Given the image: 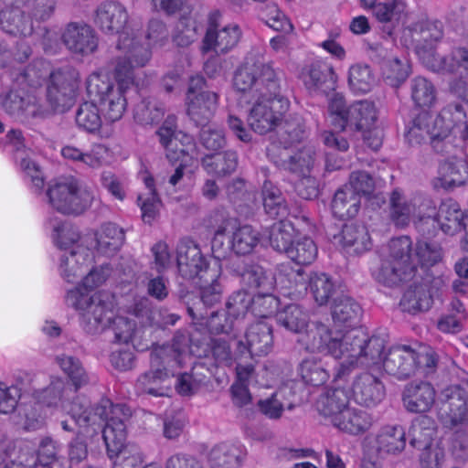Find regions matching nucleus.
I'll return each mask as SVG.
<instances>
[{
	"label": "nucleus",
	"instance_id": "nucleus-7",
	"mask_svg": "<svg viewBox=\"0 0 468 468\" xmlns=\"http://www.w3.org/2000/svg\"><path fill=\"white\" fill-rule=\"evenodd\" d=\"M442 259L441 248L433 242L419 240L412 249L411 239L407 236L392 239L381 253L380 264L372 270L374 279L393 287L415 276L417 268H428Z\"/></svg>",
	"mask_w": 468,
	"mask_h": 468
},
{
	"label": "nucleus",
	"instance_id": "nucleus-29",
	"mask_svg": "<svg viewBox=\"0 0 468 468\" xmlns=\"http://www.w3.org/2000/svg\"><path fill=\"white\" fill-rule=\"evenodd\" d=\"M237 380L231 387L232 399L236 405L244 406L250 402L251 396L248 389L250 385H255L261 388H269V372L262 369L261 372H255L251 366L238 365Z\"/></svg>",
	"mask_w": 468,
	"mask_h": 468
},
{
	"label": "nucleus",
	"instance_id": "nucleus-15",
	"mask_svg": "<svg viewBox=\"0 0 468 468\" xmlns=\"http://www.w3.org/2000/svg\"><path fill=\"white\" fill-rule=\"evenodd\" d=\"M191 364L190 353L171 346L154 347L151 354V368L140 376L136 382V389L140 393L154 397L168 396L171 391V377L168 367L176 364L182 367Z\"/></svg>",
	"mask_w": 468,
	"mask_h": 468
},
{
	"label": "nucleus",
	"instance_id": "nucleus-39",
	"mask_svg": "<svg viewBox=\"0 0 468 468\" xmlns=\"http://www.w3.org/2000/svg\"><path fill=\"white\" fill-rule=\"evenodd\" d=\"M27 5H16L3 9L0 12V27L7 34L14 36L27 37L33 32V21L25 15L22 7H29Z\"/></svg>",
	"mask_w": 468,
	"mask_h": 468
},
{
	"label": "nucleus",
	"instance_id": "nucleus-9",
	"mask_svg": "<svg viewBox=\"0 0 468 468\" xmlns=\"http://www.w3.org/2000/svg\"><path fill=\"white\" fill-rule=\"evenodd\" d=\"M386 339L381 336H367L364 345V354L367 356L365 363L358 367H374L382 365L384 370L396 376L398 378H405L415 372L418 367L431 369L435 367L436 359L431 349L420 346L418 351L404 345L394 346L388 353L382 355Z\"/></svg>",
	"mask_w": 468,
	"mask_h": 468
},
{
	"label": "nucleus",
	"instance_id": "nucleus-41",
	"mask_svg": "<svg viewBox=\"0 0 468 468\" xmlns=\"http://www.w3.org/2000/svg\"><path fill=\"white\" fill-rule=\"evenodd\" d=\"M140 176L144 183L145 191L138 195L137 203L140 207L144 222L151 224L158 217L162 202L156 194L152 176L145 171Z\"/></svg>",
	"mask_w": 468,
	"mask_h": 468
},
{
	"label": "nucleus",
	"instance_id": "nucleus-27",
	"mask_svg": "<svg viewBox=\"0 0 468 468\" xmlns=\"http://www.w3.org/2000/svg\"><path fill=\"white\" fill-rule=\"evenodd\" d=\"M244 340L235 342L240 356H262L268 355L272 347L271 327L265 321L251 324L244 335Z\"/></svg>",
	"mask_w": 468,
	"mask_h": 468
},
{
	"label": "nucleus",
	"instance_id": "nucleus-54",
	"mask_svg": "<svg viewBox=\"0 0 468 468\" xmlns=\"http://www.w3.org/2000/svg\"><path fill=\"white\" fill-rule=\"evenodd\" d=\"M318 255V248L313 239L307 236H297L287 250L286 256L299 265L313 263Z\"/></svg>",
	"mask_w": 468,
	"mask_h": 468
},
{
	"label": "nucleus",
	"instance_id": "nucleus-49",
	"mask_svg": "<svg viewBox=\"0 0 468 468\" xmlns=\"http://www.w3.org/2000/svg\"><path fill=\"white\" fill-rule=\"evenodd\" d=\"M361 308L357 303L349 297H343L333 307V320L335 329L346 332L358 319Z\"/></svg>",
	"mask_w": 468,
	"mask_h": 468
},
{
	"label": "nucleus",
	"instance_id": "nucleus-63",
	"mask_svg": "<svg viewBox=\"0 0 468 468\" xmlns=\"http://www.w3.org/2000/svg\"><path fill=\"white\" fill-rule=\"evenodd\" d=\"M16 159L19 162L21 171L25 177L30 182L31 187L36 191H40L44 186V174L40 166L24 153L17 154Z\"/></svg>",
	"mask_w": 468,
	"mask_h": 468
},
{
	"label": "nucleus",
	"instance_id": "nucleus-44",
	"mask_svg": "<svg viewBox=\"0 0 468 468\" xmlns=\"http://www.w3.org/2000/svg\"><path fill=\"white\" fill-rule=\"evenodd\" d=\"M122 34H127L134 42V45L140 47L144 49H147L150 52V58L152 57V48H163L168 41V34L164 22L160 19H152L149 21L146 30L145 38L147 40L146 47L140 44L136 33L131 29L126 28L123 30L118 39L119 42L120 37ZM118 43H116L117 45Z\"/></svg>",
	"mask_w": 468,
	"mask_h": 468
},
{
	"label": "nucleus",
	"instance_id": "nucleus-17",
	"mask_svg": "<svg viewBox=\"0 0 468 468\" xmlns=\"http://www.w3.org/2000/svg\"><path fill=\"white\" fill-rule=\"evenodd\" d=\"M46 197L53 209L74 216L84 213L95 200L94 191L74 176L58 177L49 181Z\"/></svg>",
	"mask_w": 468,
	"mask_h": 468
},
{
	"label": "nucleus",
	"instance_id": "nucleus-6",
	"mask_svg": "<svg viewBox=\"0 0 468 468\" xmlns=\"http://www.w3.org/2000/svg\"><path fill=\"white\" fill-rule=\"evenodd\" d=\"M367 333L361 327L348 331L330 330L324 324H309L298 337V343L309 352L326 353L338 361L334 378L339 380L365 363L364 345Z\"/></svg>",
	"mask_w": 468,
	"mask_h": 468
},
{
	"label": "nucleus",
	"instance_id": "nucleus-33",
	"mask_svg": "<svg viewBox=\"0 0 468 468\" xmlns=\"http://www.w3.org/2000/svg\"><path fill=\"white\" fill-rule=\"evenodd\" d=\"M302 80L308 90L325 92L334 89L336 74L332 65L325 60L317 59L303 69Z\"/></svg>",
	"mask_w": 468,
	"mask_h": 468
},
{
	"label": "nucleus",
	"instance_id": "nucleus-47",
	"mask_svg": "<svg viewBox=\"0 0 468 468\" xmlns=\"http://www.w3.org/2000/svg\"><path fill=\"white\" fill-rule=\"evenodd\" d=\"M436 425L433 420L424 415L416 418L410 426V443L419 449L428 447L431 443L440 442L435 439Z\"/></svg>",
	"mask_w": 468,
	"mask_h": 468
},
{
	"label": "nucleus",
	"instance_id": "nucleus-5",
	"mask_svg": "<svg viewBox=\"0 0 468 468\" xmlns=\"http://www.w3.org/2000/svg\"><path fill=\"white\" fill-rule=\"evenodd\" d=\"M301 276L302 274L299 271H293L289 265H281L273 276L267 273L260 265L251 266L243 274V279L250 286L260 288L262 292L254 297H251L245 291L234 293L229 297L227 303L228 314L239 317L244 315L249 309L255 316L261 318H267L275 313L277 314L280 300L273 294L269 293V291L276 288L282 296L296 298L302 292L303 286L292 291V280L293 278L296 281Z\"/></svg>",
	"mask_w": 468,
	"mask_h": 468
},
{
	"label": "nucleus",
	"instance_id": "nucleus-24",
	"mask_svg": "<svg viewBox=\"0 0 468 468\" xmlns=\"http://www.w3.org/2000/svg\"><path fill=\"white\" fill-rule=\"evenodd\" d=\"M124 241L123 229L116 224L106 223L101 225L94 233L83 236L78 248L84 247L92 257H112L121 249Z\"/></svg>",
	"mask_w": 468,
	"mask_h": 468
},
{
	"label": "nucleus",
	"instance_id": "nucleus-61",
	"mask_svg": "<svg viewBox=\"0 0 468 468\" xmlns=\"http://www.w3.org/2000/svg\"><path fill=\"white\" fill-rule=\"evenodd\" d=\"M99 112L100 109L93 101L84 102L79 108L76 115L78 125L90 133L98 131L102 122V116Z\"/></svg>",
	"mask_w": 468,
	"mask_h": 468
},
{
	"label": "nucleus",
	"instance_id": "nucleus-28",
	"mask_svg": "<svg viewBox=\"0 0 468 468\" xmlns=\"http://www.w3.org/2000/svg\"><path fill=\"white\" fill-rule=\"evenodd\" d=\"M434 186L444 189L468 183V160L464 154L451 155L439 162Z\"/></svg>",
	"mask_w": 468,
	"mask_h": 468
},
{
	"label": "nucleus",
	"instance_id": "nucleus-21",
	"mask_svg": "<svg viewBox=\"0 0 468 468\" xmlns=\"http://www.w3.org/2000/svg\"><path fill=\"white\" fill-rule=\"evenodd\" d=\"M389 217L397 227H406L413 223L424 231L422 226L430 218L428 210L432 208V200L421 194L406 196L395 189L390 196Z\"/></svg>",
	"mask_w": 468,
	"mask_h": 468
},
{
	"label": "nucleus",
	"instance_id": "nucleus-35",
	"mask_svg": "<svg viewBox=\"0 0 468 468\" xmlns=\"http://www.w3.org/2000/svg\"><path fill=\"white\" fill-rule=\"evenodd\" d=\"M435 395V389L430 383H410L403 391V405L410 412L424 413L434 405Z\"/></svg>",
	"mask_w": 468,
	"mask_h": 468
},
{
	"label": "nucleus",
	"instance_id": "nucleus-25",
	"mask_svg": "<svg viewBox=\"0 0 468 468\" xmlns=\"http://www.w3.org/2000/svg\"><path fill=\"white\" fill-rule=\"evenodd\" d=\"M443 401L438 410V419L446 428L468 423V390L454 385L442 392Z\"/></svg>",
	"mask_w": 468,
	"mask_h": 468
},
{
	"label": "nucleus",
	"instance_id": "nucleus-58",
	"mask_svg": "<svg viewBox=\"0 0 468 468\" xmlns=\"http://www.w3.org/2000/svg\"><path fill=\"white\" fill-rule=\"evenodd\" d=\"M410 73V61L406 57L390 58L382 65V75L387 83L392 87H399Z\"/></svg>",
	"mask_w": 468,
	"mask_h": 468
},
{
	"label": "nucleus",
	"instance_id": "nucleus-52",
	"mask_svg": "<svg viewBox=\"0 0 468 468\" xmlns=\"http://www.w3.org/2000/svg\"><path fill=\"white\" fill-rule=\"evenodd\" d=\"M360 207V199L349 192L348 186H343L335 194L332 202L333 214L340 219H347L355 217Z\"/></svg>",
	"mask_w": 468,
	"mask_h": 468
},
{
	"label": "nucleus",
	"instance_id": "nucleus-30",
	"mask_svg": "<svg viewBox=\"0 0 468 468\" xmlns=\"http://www.w3.org/2000/svg\"><path fill=\"white\" fill-rule=\"evenodd\" d=\"M129 15L123 5L116 1L101 3L95 12L94 23L103 32L117 33L118 37L125 30Z\"/></svg>",
	"mask_w": 468,
	"mask_h": 468
},
{
	"label": "nucleus",
	"instance_id": "nucleus-62",
	"mask_svg": "<svg viewBox=\"0 0 468 468\" xmlns=\"http://www.w3.org/2000/svg\"><path fill=\"white\" fill-rule=\"evenodd\" d=\"M299 373L306 384L320 386L329 378L328 371L323 367L321 361L314 358L303 360L299 367Z\"/></svg>",
	"mask_w": 468,
	"mask_h": 468
},
{
	"label": "nucleus",
	"instance_id": "nucleus-31",
	"mask_svg": "<svg viewBox=\"0 0 468 468\" xmlns=\"http://www.w3.org/2000/svg\"><path fill=\"white\" fill-rule=\"evenodd\" d=\"M354 400L365 407H374L385 397L382 382L374 375L365 372L356 376L351 386Z\"/></svg>",
	"mask_w": 468,
	"mask_h": 468
},
{
	"label": "nucleus",
	"instance_id": "nucleus-51",
	"mask_svg": "<svg viewBox=\"0 0 468 468\" xmlns=\"http://www.w3.org/2000/svg\"><path fill=\"white\" fill-rule=\"evenodd\" d=\"M296 238V230L289 220H280L274 223L269 230L271 246L276 251L285 254Z\"/></svg>",
	"mask_w": 468,
	"mask_h": 468
},
{
	"label": "nucleus",
	"instance_id": "nucleus-60",
	"mask_svg": "<svg viewBox=\"0 0 468 468\" xmlns=\"http://www.w3.org/2000/svg\"><path fill=\"white\" fill-rule=\"evenodd\" d=\"M200 28L201 24L196 16H182L176 24L173 40L179 47H186L197 39Z\"/></svg>",
	"mask_w": 468,
	"mask_h": 468
},
{
	"label": "nucleus",
	"instance_id": "nucleus-20",
	"mask_svg": "<svg viewBox=\"0 0 468 468\" xmlns=\"http://www.w3.org/2000/svg\"><path fill=\"white\" fill-rule=\"evenodd\" d=\"M274 80L273 70L264 63L261 51L250 52L236 70L233 86L244 98H256L261 90L267 92L271 90L270 83Z\"/></svg>",
	"mask_w": 468,
	"mask_h": 468
},
{
	"label": "nucleus",
	"instance_id": "nucleus-46",
	"mask_svg": "<svg viewBox=\"0 0 468 468\" xmlns=\"http://www.w3.org/2000/svg\"><path fill=\"white\" fill-rule=\"evenodd\" d=\"M199 158L207 173L218 177L229 175L238 165L237 154L232 151L217 152Z\"/></svg>",
	"mask_w": 468,
	"mask_h": 468
},
{
	"label": "nucleus",
	"instance_id": "nucleus-38",
	"mask_svg": "<svg viewBox=\"0 0 468 468\" xmlns=\"http://www.w3.org/2000/svg\"><path fill=\"white\" fill-rule=\"evenodd\" d=\"M293 271H299L302 276L301 278H297L296 281L292 278V290L295 291L296 289H300L301 286H303L302 292L305 291L307 288L312 293L314 301L319 305H324L328 303L329 299L333 296L335 292V284L332 279L324 272H312L308 278V286L306 287L303 282V271L302 270H292ZM301 292L300 294H302Z\"/></svg>",
	"mask_w": 468,
	"mask_h": 468
},
{
	"label": "nucleus",
	"instance_id": "nucleus-12",
	"mask_svg": "<svg viewBox=\"0 0 468 468\" xmlns=\"http://www.w3.org/2000/svg\"><path fill=\"white\" fill-rule=\"evenodd\" d=\"M176 263L180 275L186 279L197 276L201 281V300L205 304L211 305L220 298L221 287L218 282L220 268L218 261L214 267H208L207 259L199 247L190 239H183L176 249Z\"/></svg>",
	"mask_w": 468,
	"mask_h": 468
},
{
	"label": "nucleus",
	"instance_id": "nucleus-26",
	"mask_svg": "<svg viewBox=\"0 0 468 468\" xmlns=\"http://www.w3.org/2000/svg\"><path fill=\"white\" fill-rule=\"evenodd\" d=\"M60 38L71 53L83 57L92 54L98 48L94 30L84 23H69L62 30Z\"/></svg>",
	"mask_w": 468,
	"mask_h": 468
},
{
	"label": "nucleus",
	"instance_id": "nucleus-11",
	"mask_svg": "<svg viewBox=\"0 0 468 468\" xmlns=\"http://www.w3.org/2000/svg\"><path fill=\"white\" fill-rule=\"evenodd\" d=\"M373 16L380 23L402 27L404 35L409 34L411 38H405V46L411 40L421 42L419 45H427L438 42L442 37L441 24L418 17L409 10L406 0H378Z\"/></svg>",
	"mask_w": 468,
	"mask_h": 468
},
{
	"label": "nucleus",
	"instance_id": "nucleus-8",
	"mask_svg": "<svg viewBox=\"0 0 468 468\" xmlns=\"http://www.w3.org/2000/svg\"><path fill=\"white\" fill-rule=\"evenodd\" d=\"M115 274L111 264L88 267L77 285L67 292L66 303L82 316L85 330L96 334L111 323L116 297L107 291L91 292Z\"/></svg>",
	"mask_w": 468,
	"mask_h": 468
},
{
	"label": "nucleus",
	"instance_id": "nucleus-19",
	"mask_svg": "<svg viewBox=\"0 0 468 468\" xmlns=\"http://www.w3.org/2000/svg\"><path fill=\"white\" fill-rule=\"evenodd\" d=\"M261 239L260 232L250 225L236 226L232 219H225L217 229L211 242L214 258H225L229 251L247 255L254 250Z\"/></svg>",
	"mask_w": 468,
	"mask_h": 468
},
{
	"label": "nucleus",
	"instance_id": "nucleus-53",
	"mask_svg": "<svg viewBox=\"0 0 468 468\" xmlns=\"http://www.w3.org/2000/svg\"><path fill=\"white\" fill-rule=\"evenodd\" d=\"M432 294L427 293L426 287L416 285L405 292L400 301L402 311L410 314L427 311L431 307Z\"/></svg>",
	"mask_w": 468,
	"mask_h": 468
},
{
	"label": "nucleus",
	"instance_id": "nucleus-10",
	"mask_svg": "<svg viewBox=\"0 0 468 468\" xmlns=\"http://www.w3.org/2000/svg\"><path fill=\"white\" fill-rule=\"evenodd\" d=\"M305 137V127L302 121L286 123L285 132L281 144L283 149L278 156L275 155L273 146L267 148V154L274 163L282 165L294 174L301 179L295 185L297 194L304 199H313L318 195L317 183L311 177V171L315 164V150L311 144H306L298 149L296 153L290 155L287 153L289 147L300 144Z\"/></svg>",
	"mask_w": 468,
	"mask_h": 468
},
{
	"label": "nucleus",
	"instance_id": "nucleus-34",
	"mask_svg": "<svg viewBox=\"0 0 468 468\" xmlns=\"http://www.w3.org/2000/svg\"><path fill=\"white\" fill-rule=\"evenodd\" d=\"M60 154L69 162L80 163L93 169L106 165L110 158V149L101 144L92 145L90 151H83L72 144H68L61 148Z\"/></svg>",
	"mask_w": 468,
	"mask_h": 468
},
{
	"label": "nucleus",
	"instance_id": "nucleus-64",
	"mask_svg": "<svg viewBox=\"0 0 468 468\" xmlns=\"http://www.w3.org/2000/svg\"><path fill=\"white\" fill-rule=\"evenodd\" d=\"M444 462L445 452L441 442H433L421 449L420 454V468H442Z\"/></svg>",
	"mask_w": 468,
	"mask_h": 468
},
{
	"label": "nucleus",
	"instance_id": "nucleus-48",
	"mask_svg": "<svg viewBox=\"0 0 468 468\" xmlns=\"http://www.w3.org/2000/svg\"><path fill=\"white\" fill-rule=\"evenodd\" d=\"M377 121L375 105L368 101H358L348 107L347 124L356 130L370 128Z\"/></svg>",
	"mask_w": 468,
	"mask_h": 468
},
{
	"label": "nucleus",
	"instance_id": "nucleus-4",
	"mask_svg": "<svg viewBox=\"0 0 468 468\" xmlns=\"http://www.w3.org/2000/svg\"><path fill=\"white\" fill-rule=\"evenodd\" d=\"M117 54L112 61L113 84L107 69H101L90 75L87 91L97 103L107 122L121 120L127 109V94L134 84L133 69L144 67L150 60V52L134 45L127 34H122L116 46Z\"/></svg>",
	"mask_w": 468,
	"mask_h": 468
},
{
	"label": "nucleus",
	"instance_id": "nucleus-50",
	"mask_svg": "<svg viewBox=\"0 0 468 468\" xmlns=\"http://www.w3.org/2000/svg\"><path fill=\"white\" fill-rule=\"evenodd\" d=\"M277 323L286 330L301 335L309 324L307 313L298 304H288L276 314Z\"/></svg>",
	"mask_w": 468,
	"mask_h": 468
},
{
	"label": "nucleus",
	"instance_id": "nucleus-42",
	"mask_svg": "<svg viewBox=\"0 0 468 468\" xmlns=\"http://www.w3.org/2000/svg\"><path fill=\"white\" fill-rule=\"evenodd\" d=\"M244 456L245 452L240 445L220 443L210 450L208 463L211 468H239Z\"/></svg>",
	"mask_w": 468,
	"mask_h": 468
},
{
	"label": "nucleus",
	"instance_id": "nucleus-16",
	"mask_svg": "<svg viewBox=\"0 0 468 468\" xmlns=\"http://www.w3.org/2000/svg\"><path fill=\"white\" fill-rule=\"evenodd\" d=\"M157 134L165 149L167 159L172 163L179 162L168 180L171 186H176L182 180L186 168L197 165L200 152L191 136L176 131V119L174 115L167 116Z\"/></svg>",
	"mask_w": 468,
	"mask_h": 468
},
{
	"label": "nucleus",
	"instance_id": "nucleus-59",
	"mask_svg": "<svg viewBox=\"0 0 468 468\" xmlns=\"http://www.w3.org/2000/svg\"><path fill=\"white\" fill-rule=\"evenodd\" d=\"M374 84L375 77L367 65L357 63L349 68L348 85L354 93H367Z\"/></svg>",
	"mask_w": 468,
	"mask_h": 468
},
{
	"label": "nucleus",
	"instance_id": "nucleus-18",
	"mask_svg": "<svg viewBox=\"0 0 468 468\" xmlns=\"http://www.w3.org/2000/svg\"><path fill=\"white\" fill-rule=\"evenodd\" d=\"M271 90L265 92L261 90L250 110L247 122L250 129L259 134L275 130L282 122L289 110V101L279 94L276 81L270 83Z\"/></svg>",
	"mask_w": 468,
	"mask_h": 468
},
{
	"label": "nucleus",
	"instance_id": "nucleus-13",
	"mask_svg": "<svg viewBox=\"0 0 468 468\" xmlns=\"http://www.w3.org/2000/svg\"><path fill=\"white\" fill-rule=\"evenodd\" d=\"M316 407L320 414L341 432L357 436L372 426V418L367 412L349 405V396L344 388L327 390L320 396Z\"/></svg>",
	"mask_w": 468,
	"mask_h": 468
},
{
	"label": "nucleus",
	"instance_id": "nucleus-22",
	"mask_svg": "<svg viewBox=\"0 0 468 468\" xmlns=\"http://www.w3.org/2000/svg\"><path fill=\"white\" fill-rule=\"evenodd\" d=\"M221 15L218 11L209 14L207 27L202 40V51L214 52L217 55L226 54L237 47L241 38V29L235 23L221 26Z\"/></svg>",
	"mask_w": 468,
	"mask_h": 468
},
{
	"label": "nucleus",
	"instance_id": "nucleus-55",
	"mask_svg": "<svg viewBox=\"0 0 468 468\" xmlns=\"http://www.w3.org/2000/svg\"><path fill=\"white\" fill-rule=\"evenodd\" d=\"M56 363L71 382L74 392L88 384V374L78 358L63 354L56 357Z\"/></svg>",
	"mask_w": 468,
	"mask_h": 468
},
{
	"label": "nucleus",
	"instance_id": "nucleus-43",
	"mask_svg": "<svg viewBox=\"0 0 468 468\" xmlns=\"http://www.w3.org/2000/svg\"><path fill=\"white\" fill-rule=\"evenodd\" d=\"M51 230V239L55 245L64 252L72 250H79L78 245L81 243L83 236L80 237L78 229L70 223L60 219H50L47 223Z\"/></svg>",
	"mask_w": 468,
	"mask_h": 468
},
{
	"label": "nucleus",
	"instance_id": "nucleus-1",
	"mask_svg": "<svg viewBox=\"0 0 468 468\" xmlns=\"http://www.w3.org/2000/svg\"><path fill=\"white\" fill-rule=\"evenodd\" d=\"M436 43L418 45L416 53L423 65L436 72H453L460 78L452 85V90L461 102L445 106L435 116L425 109L436 101L434 85L425 78L416 77L411 83V98L415 105L423 111L413 120L406 132L410 144H418L430 139L436 152L450 153L462 147L468 140V50L453 51L452 61L438 54Z\"/></svg>",
	"mask_w": 468,
	"mask_h": 468
},
{
	"label": "nucleus",
	"instance_id": "nucleus-3",
	"mask_svg": "<svg viewBox=\"0 0 468 468\" xmlns=\"http://www.w3.org/2000/svg\"><path fill=\"white\" fill-rule=\"evenodd\" d=\"M48 76V106L41 104L35 94L21 95L12 90L2 100L5 112L16 120L27 122L30 119L45 118L51 112H64L71 108L79 88V73L70 66L51 71L48 63L39 60L28 67L17 81L19 84L27 82L35 88L40 85V80H46Z\"/></svg>",
	"mask_w": 468,
	"mask_h": 468
},
{
	"label": "nucleus",
	"instance_id": "nucleus-14",
	"mask_svg": "<svg viewBox=\"0 0 468 468\" xmlns=\"http://www.w3.org/2000/svg\"><path fill=\"white\" fill-rule=\"evenodd\" d=\"M131 415L124 405L116 404L102 430V438L112 468H142L144 458L134 444H125L126 421Z\"/></svg>",
	"mask_w": 468,
	"mask_h": 468
},
{
	"label": "nucleus",
	"instance_id": "nucleus-56",
	"mask_svg": "<svg viewBox=\"0 0 468 468\" xmlns=\"http://www.w3.org/2000/svg\"><path fill=\"white\" fill-rule=\"evenodd\" d=\"M344 186L349 187V192L355 194L359 199L364 197L367 199L375 198L384 202V197L375 194L376 183L374 178L366 171H354L349 177L348 184Z\"/></svg>",
	"mask_w": 468,
	"mask_h": 468
},
{
	"label": "nucleus",
	"instance_id": "nucleus-37",
	"mask_svg": "<svg viewBox=\"0 0 468 468\" xmlns=\"http://www.w3.org/2000/svg\"><path fill=\"white\" fill-rule=\"evenodd\" d=\"M334 243L343 247L348 253L361 254L371 248V239L363 225L346 224L340 234L334 236Z\"/></svg>",
	"mask_w": 468,
	"mask_h": 468
},
{
	"label": "nucleus",
	"instance_id": "nucleus-23",
	"mask_svg": "<svg viewBox=\"0 0 468 468\" xmlns=\"http://www.w3.org/2000/svg\"><path fill=\"white\" fill-rule=\"evenodd\" d=\"M206 81L202 76L190 79L186 104L189 117L197 125H202L214 114L218 101L216 92L205 90Z\"/></svg>",
	"mask_w": 468,
	"mask_h": 468
},
{
	"label": "nucleus",
	"instance_id": "nucleus-2",
	"mask_svg": "<svg viewBox=\"0 0 468 468\" xmlns=\"http://www.w3.org/2000/svg\"><path fill=\"white\" fill-rule=\"evenodd\" d=\"M71 388H67L61 378H53L50 384L34 395L37 409L27 407L24 410L26 430H35L42 422L47 413L43 407L51 409L56 412L69 414L78 426L76 438L69 444V456L71 463H78L87 456L86 441L98 435L101 423L106 424L107 419L112 415V410L115 405L108 399H102L100 403L92 408L87 406L84 399L69 402V397Z\"/></svg>",
	"mask_w": 468,
	"mask_h": 468
},
{
	"label": "nucleus",
	"instance_id": "nucleus-36",
	"mask_svg": "<svg viewBox=\"0 0 468 468\" xmlns=\"http://www.w3.org/2000/svg\"><path fill=\"white\" fill-rule=\"evenodd\" d=\"M92 255L84 247L64 252L60 256L58 270L61 277L68 282H79L93 262Z\"/></svg>",
	"mask_w": 468,
	"mask_h": 468
},
{
	"label": "nucleus",
	"instance_id": "nucleus-40",
	"mask_svg": "<svg viewBox=\"0 0 468 468\" xmlns=\"http://www.w3.org/2000/svg\"><path fill=\"white\" fill-rule=\"evenodd\" d=\"M406 446V432L402 426L385 425L383 426L376 439L375 444L371 447L373 452L396 454L401 452Z\"/></svg>",
	"mask_w": 468,
	"mask_h": 468
},
{
	"label": "nucleus",
	"instance_id": "nucleus-32",
	"mask_svg": "<svg viewBox=\"0 0 468 468\" xmlns=\"http://www.w3.org/2000/svg\"><path fill=\"white\" fill-rule=\"evenodd\" d=\"M433 210L434 205L432 204V208L428 210L430 218H426L425 224L431 222L434 225L436 223L445 234L449 235L456 233L462 226L464 228V218L468 211L463 213L457 202L452 199L441 202L436 216L431 218Z\"/></svg>",
	"mask_w": 468,
	"mask_h": 468
},
{
	"label": "nucleus",
	"instance_id": "nucleus-57",
	"mask_svg": "<svg viewBox=\"0 0 468 468\" xmlns=\"http://www.w3.org/2000/svg\"><path fill=\"white\" fill-rule=\"evenodd\" d=\"M262 201L265 212L270 217H283L288 214L287 205L281 190L270 181H265L263 184Z\"/></svg>",
	"mask_w": 468,
	"mask_h": 468
},
{
	"label": "nucleus",
	"instance_id": "nucleus-45",
	"mask_svg": "<svg viewBox=\"0 0 468 468\" xmlns=\"http://www.w3.org/2000/svg\"><path fill=\"white\" fill-rule=\"evenodd\" d=\"M116 306L117 303L115 302L113 309V317L111 320V323L108 325H106L102 329V331L112 324L115 339L117 342L123 343L126 345L132 342L133 346L138 348L139 350H144L147 348L148 345L141 346V344L137 342V335L141 332V329L136 328L135 324L133 322L120 314L119 310H117ZM100 332H101V330Z\"/></svg>",
	"mask_w": 468,
	"mask_h": 468
}]
</instances>
